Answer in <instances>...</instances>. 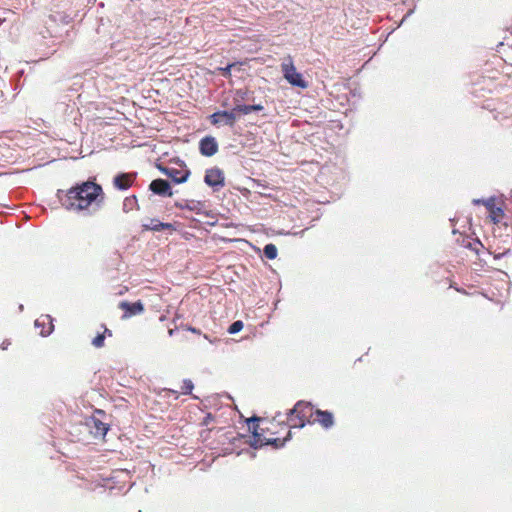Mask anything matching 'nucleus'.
<instances>
[{"label": "nucleus", "instance_id": "obj_14", "mask_svg": "<svg viewBox=\"0 0 512 512\" xmlns=\"http://www.w3.org/2000/svg\"><path fill=\"white\" fill-rule=\"evenodd\" d=\"M144 230L159 232L162 230H169L173 232L176 230L175 226L172 223H164L159 221L158 219H149L148 223L142 225Z\"/></svg>", "mask_w": 512, "mask_h": 512}, {"label": "nucleus", "instance_id": "obj_1", "mask_svg": "<svg viewBox=\"0 0 512 512\" xmlns=\"http://www.w3.org/2000/svg\"><path fill=\"white\" fill-rule=\"evenodd\" d=\"M315 409L310 402L298 401L287 413L286 422L277 414L270 420L265 428H260L256 423L260 420L258 417L248 419L249 429L252 430L254 447L263 445H274L282 447L291 436L292 428H303L306 424H311Z\"/></svg>", "mask_w": 512, "mask_h": 512}, {"label": "nucleus", "instance_id": "obj_23", "mask_svg": "<svg viewBox=\"0 0 512 512\" xmlns=\"http://www.w3.org/2000/svg\"><path fill=\"white\" fill-rule=\"evenodd\" d=\"M11 345V342L9 340H4L1 345H0V348L2 350H6L9 346Z\"/></svg>", "mask_w": 512, "mask_h": 512}, {"label": "nucleus", "instance_id": "obj_24", "mask_svg": "<svg viewBox=\"0 0 512 512\" xmlns=\"http://www.w3.org/2000/svg\"><path fill=\"white\" fill-rule=\"evenodd\" d=\"M483 201H485L484 199H473V204L474 205H483Z\"/></svg>", "mask_w": 512, "mask_h": 512}, {"label": "nucleus", "instance_id": "obj_16", "mask_svg": "<svg viewBox=\"0 0 512 512\" xmlns=\"http://www.w3.org/2000/svg\"><path fill=\"white\" fill-rule=\"evenodd\" d=\"M108 336V337H111L112 336V331L109 330L107 327L104 326V331L103 333H100L98 334L95 338H93L92 340V345L96 348H101L104 346V340H105V337Z\"/></svg>", "mask_w": 512, "mask_h": 512}, {"label": "nucleus", "instance_id": "obj_7", "mask_svg": "<svg viewBox=\"0 0 512 512\" xmlns=\"http://www.w3.org/2000/svg\"><path fill=\"white\" fill-rule=\"evenodd\" d=\"M210 123L214 126H218L224 123L230 127L234 126L236 122V114L234 110L231 111H218L209 116Z\"/></svg>", "mask_w": 512, "mask_h": 512}, {"label": "nucleus", "instance_id": "obj_25", "mask_svg": "<svg viewBox=\"0 0 512 512\" xmlns=\"http://www.w3.org/2000/svg\"><path fill=\"white\" fill-rule=\"evenodd\" d=\"M169 391L175 395V398H178V392L177 391H174V390H169Z\"/></svg>", "mask_w": 512, "mask_h": 512}, {"label": "nucleus", "instance_id": "obj_15", "mask_svg": "<svg viewBox=\"0 0 512 512\" xmlns=\"http://www.w3.org/2000/svg\"><path fill=\"white\" fill-rule=\"evenodd\" d=\"M234 112L242 113V114H249L252 111H261L263 110V106L261 104H255V105H237L233 108Z\"/></svg>", "mask_w": 512, "mask_h": 512}, {"label": "nucleus", "instance_id": "obj_11", "mask_svg": "<svg viewBox=\"0 0 512 512\" xmlns=\"http://www.w3.org/2000/svg\"><path fill=\"white\" fill-rule=\"evenodd\" d=\"M136 176V173H120L113 179L114 187L119 190H127L133 185Z\"/></svg>", "mask_w": 512, "mask_h": 512}, {"label": "nucleus", "instance_id": "obj_9", "mask_svg": "<svg viewBox=\"0 0 512 512\" xmlns=\"http://www.w3.org/2000/svg\"><path fill=\"white\" fill-rule=\"evenodd\" d=\"M119 308L124 311L122 319H127L144 312V305L140 300L134 303L122 301L119 303Z\"/></svg>", "mask_w": 512, "mask_h": 512}, {"label": "nucleus", "instance_id": "obj_18", "mask_svg": "<svg viewBox=\"0 0 512 512\" xmlns=\"http://www.w3.org/2000/svg\"><path fill=\"white\" fill-rule=\"evenodd\" d=\"M237 64H240L242 65V62H234V63H230L228 64L226 67H220L218 68V71L220 72V74L224 77H230L231 75V69L233 67H235Z\"/></svg>", "mask_w": 512, "mask_h": 512}, {"label": "nucleus", "instance_id": "obj_22", "mask_svg": "<svg viewBox=\"0 0 512 512\" xmlns=\"http://www.w3.org/2000/svg\"><path fill=\"white\" fill-rule=\"evenodd\" d=\"M135 203H136V197L126 198L124 200L123 207H124V209H126L127 207H131Z\"/></svg>", "mask_w": 512, "mask_h": 512}, {"label": "nucleus", "instance_id": "obj_5", "mask_svg": "<svg viewBox=\"0 0 512 512\" xmlns=\"http://www.w3.org/2000/svg\"><path fill=\"white\" fill-rule=\"evenodd\" d=\"M483 206L487 209L488 217L492 223L499 224L504 219L505 212L503 209V203L498 205L495 197L485 199V201H483Z\"/></svg>", "mask_w": 512, "mask_h": 512}, {"label": "nucleus", "instance_id": "obj_13", "mask_svg": "<svg viewBox=\"0 0 512 512\" xmlns=\"http://www.w3.org/2000/svg\"><path fill=\"white\" fill-rule=\"evenodd\" d=\"M149 188L153 193L157 195L168 197L173 195L169 182L161 178L153 180L150 183Z\"/></svg>", "mask_w": 512, "mask_h": 512}, {"label": "nucleus", "instance_id": "obj_4", "mask_svg": "<svg viewBox=\"0 0 512 512\" xmlns=\"http://www.w3.org/2000/svg\"><path fill=\"white\" fill-rule=\"evenodd\" d=\"M105 417V411L97 409L91 417L86 419V426L95 438H104L109 430V424L103 421Z\"/></svg>", "mask_w": 512, "mask_h": 512}, {"label": "nucleus", "instance_id": "obj_26", "mask_svg": "<svg viewBox=\"0 0 512 512\" xmlns=\"http://www.w3.org/2000/svg\"><path fill=\"white\" fill-rule=\"evenodd\" d=\"M51 329H52V326H50L49 330L47 331V334H50Z\"/></svg>", "mask_w": 512, "mask_h": 512}, {"label": "nucleus", "instance_id": "obj_17", "mask_svg": "<svg viewBox=\"0 0 512 512\" xmlns=\"http://www.w3.org/2000/svg\"><path fill=\"white\" fill-rule=\"evenodd\" d=\"M263 251H264V255L267 259L273 260L277 257V253H278L277 247L272 243L265 245Z\"/></svg>", "mask_w": 512, "mask_h": 512}, {"label": "nucleus", "instance_id": "obj_2", "mask_svg": "<svg viewBox=\"0 0 512 512\" xmlns=\"http://www.w3.org/2000/svg\"><path fill=\"white\" fill-rule=\"evenodd\" d=\"M57 198L67 211L81 212L93 204L100 206L104 199V192L101 185L94 180H87L67 190H58Z\"/></svg>", "mask_w": 512, "mask_h": 512}, {"label": "nucleus", "instance_id": "obj_8", "mask_svg": "<svg viewBox=\"0 0 512 512\" xmlns=\"http://www.w3.org/2000/svg\"><path fill=\"white\" fill-rule=\"evenodd\" d=\"M160 171L172 179L174 183L180 184L187 181L190 171L187 168L177 169L169 167H159Z\"/></svg>", "mask_w": 512, "mask_h": 512}, {"label": "nucleus", "instance_id": "obj_20", "mask_svg": "<svg viewBox=\"0 0 512 512\" xmlns=\"http://www.w3.org/2000/svg\"><path fill=\"white\" fill-rule=\"evenodd\" d=\"M242 328H243V322H242V321H240V320H238V321L233 322V323L230 325V327H229V329H228V332H229L230 334H235V333H238L239 331H241V330H242Z\"/></svg>", "mask_w": 512, "mask_h": 512}, {"label": "nucleus", "instance_id": "obj_12", "mask_svg": "<svg viewBox=\"0 0 512 512\" xmlns=\"http://www.w3.org/2000/svg\"><path fill=\"white\" fill-rule=\"evenodd\" d=\"M312 423H318L323 428L329 429L334 424L333 414L329 411L315 409V414L314 417L312 418L311 424Z\"/></svg>", "mask_w": 512, "mask_h": 512}, {"label": "nucleus", "instance_id": "obj_21", "mask_svg": "<svg viewBox=\"0 0 512 512\" xmlns=\"http://www.w3.org/2000/svg\"><path fill=\"white\" fill-rule=\"evenodd\" d=\"M213 421H214V416H213L211 413H208V414L204 417V419H203V421H202V424H203L204 426H209Z\"/></svg>", "mask_w": 512, "mask_h": 512}, {"label": "nucleus", "instance_id": "obj_3", "mask_svg": "<svg viewBox=\"0 0 512 512\" xmlns=\"http://www.w3.org/2000/svg\"><path fill=\"white\" fill-rule=\"evenodd\" d=\"M281 71L285 80H287V82L292 86L302 89L308 87V83L303 79L302 74L297 72L293 59L290 55H288L281 63Z\"/></svg>", "mask_w": 512, "mask_h": 512}, {"label": "nucleus", "instance_id": "obj_10", "mask_svg": "<svg viewBox=\"0 0 512 512\" xmlns=\"http://www.w3.org/2000/svg\"><path fill=\"white\" fill-rule=\"evenodd\" d=\"M199 151L203 156L211 157L218 152V143L213 136H205L199 142Z\"/></svg>", "mask_w": 512, "mask_h": 512}, {"label": "nucleus", "instance_id": "obj_6", "mask_svg": "<svg viewBox=\"0 0 512 512\" xmlns=\"http://www.w3.org/2000/svg\"><path fill=\"white\" fill-rule=\"evenodd\" d=\"M204 182L214 189L222 188L225 185L224 172L218 167L207 169Z\"/></svg>", "mask_w": 512, "mask_h": 512}, {"label": "nucleus", "instance_id": "obj_19", "mask_svg": "<svg viewBox=\"0 0 512 512\" xmlns=\"http://www.w3.org/2000/svg\"><path fill=\"white\" fill-rule=\"evenodd\" d=\"M194 388L193 382L190 379H185L183 381V385L181 386L182 394H191Z\"/></svg>", "mask_w": 512, "mask_h": 512}]
</instances>
